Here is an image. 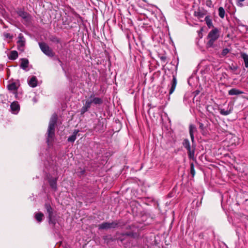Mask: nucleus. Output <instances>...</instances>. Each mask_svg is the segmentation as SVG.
I'll list each match as a JSON object with an SVG mask.
<instances>
[{"mask_svg":"<svg viewBox=\"0 0 248 248\" xmlns=\"http://www.w3.org/2000/svg\"><path fill=\"white\" fill-rule=\"evenodd\" d=\"M57 121V115L56 113H54L50 118L46 133V141L48 145L50 144L54 139L55 136V127Z\"/></svg>","mask_w":248,"mask_h":248,"instance_id":"nucleus-1","label":"nucleus"},{"mask_svg":"<svg viewBox=\"0 0 248 248\" xmlns=\"http://www.w3.org/2000/svg\"><path fill=\"white\" fill-rule=\"evenodd\" d=\"M220 36V31L217 28H214L208 33L206 39L207 42L206 43L207 48H214L216 46L215 44Z\"/></svg>","mask_w":248,"mask_h":248,"instance_id":"nucleus-2","label":"nucleus"},{"mask_svg":"<svg viewBox=\"0 0 248 248\" xmlns=\"http://www.w3.org/2000/svg\"><path fill=\"white\" fill-rule=\"evenodd\" d=\"M183 146L187 150L188 155L190 159H194L195 154V147H191L189 140L186 139L183 142Z\"/></svg>","mask_w":248,"mask_h":248,"instance_id":"nucleus-3","label":"nucleus"},{"mask_svg":"<svg viewBox=\"0 0 248 248\" xmlns=\"http://www.w3.org/2000/svg\"><path fill=\"white\" fill-rule=\"evenodd\" d=\"M45 208L48 214V222L49 224L54 225L56 223V219L55 216L53 215V209L51 206L48 204H45Z\"/></svg>","mask_w":248,"mask_h":248,"instance_id":"nucleus-4","label":"nucleus"},{"mask_svg":"<svg viewBox=\"0 0 248 248\" xmlns=\"http://www.w3.org/2000/svg\"><path fill=\"white\" fill-rule=\"evenodd\" d=\"M39 45L41 50L45 55L51 57L54 56L52 50L46 44L41 42L39 43Z\"/></svg>","mask_w":248,"mask_h":248,"instance_id":"nucleus-5","label":"nucleus"},{"mask_svg":"<svg viewBox=\"0 0 248 248\" xmlns=\"http://www.w3.org/2000/svg\"><path fill=\"white\" fill-rule=\"evenodd\" d=\"M117 223L115 221H112L111 222H103L98 225V229L99 230H106L115 228L117 226Z\"/></svg>","mask_w":248,"mask_h":248,"instance_id":"nucleus-6","label":"nucleus"},{"mask_svg":"<svg viewBox=\"0 0 248 248\" xmlns=\"http://www.w3.org/2000/svg\"><path fill=\"white\" fill-rule=\"evenodd\" d=\"M18 49L19 51H23L25 44V39L22 33H20L18 36V40L17 41Z\"/></svg>","mask_w":248,"mask_h":248,"instance_id":"nucleus-7","label":"nucleus"},{"mask_svg":"<svg viewBox=\"0 0 248 248\" xmlns=\"http://www.w3.org/2000/svg\"><path fill=\"white\" fill-rule=\"evenodd\" d=\"M11 111L13 114H17L20 110V106L17 101H14L10 105Z\"/></svg>","mask_w":248,"mask_h":248,"instance_id":"nucleus-8","label":"nucleus"},{"mask_svg":"<svg viewBox=\"0 0 248 248\" xmlns=\"http://www.w3.org/2000/svg\"><path fill=\"white\" fill-rule=\"evenodd\" d=\"M7 87L8 90L11 92L12 93L15 95V97L16 98H17V94L16 91L17 89V87L16 86V84L15 83H12L11 84H9L8 85Z\"/></svg>","mask_w":248,"mask_h":248,"instance_id":"nucleus-9","label":"nucleus"},{"mask_svg":"<svg viewBox=\"0 0 248 248\" xmlns=\"http://www.w3.org/2000/svg\"><path fill=\"white\" fill-rule=\"evenodd\" d=\"M197 131L196 126L193 124H190L189 126V135L191 138V141L193 143L194 142V133Z\"/></svg>","mask_w":248,"mask_h":248,"instance_id":"nucleus-10","label":"nucleus"},{"mask_svg":"<svg viewBox=\"0 0 248 248\" xmlns=\"http://www.w3.org/2000/svg\"><path fill=\"white\" fill-rule=\"evenodd\" d=\"M92 102L90 101L89 100H87L85 103L84 104L83 106L81 109L80 112L81 114H83L86 111H88V109L91 107Z\"/></svg>","mask_w":248,"mask_h":248,"instance_id":"nucleus-11","label":"nucleus"},{"mask_svg":"<svg viewBox=\"0 0 248 248\" xmlns=\"http://www.w3.org/2000/svg\"><path fill=\"white\" fill-rule=\"evenodd\" d=\"M57 178H51L48 180V182L50 187L55 191H56L57 188Z\"/></svg>","mask_w":248,"mask_h":248,"instance_id":"nucleus-12","label":"nucleus"},{"mask_svg":"<svg viewBox=\"0 0 248 248\" xmlns=\"http://www.w3.org/2000/svg\"><path fill=\"white\" fill-rule=\"evenodd\" d=\"M172 77H173V78H172V82L171 83V87H170V88L169 91L170 94H171L173 93V92L174 91V90L175 89L176 84H177V79H176V77L174 75H173Z\"/></svg>","mask_w":248,"mask_h":248,"instance_id":"nucleus-13","label":"nucleus"},{"mask_svg":"<svg viewBox=\"0 0 248 248\" xmlns=\"http://www.w3.org/2000/svg\"><path fill=\"white\" fill-rule=\"evenodd\" d=\"M28 84L32 88H34L37 85V79L36 77L32 76L29 80H28Z\"/></svg>","mask_w":248,"mask_h":248,"instance_id":"nucleus-14","label":"nucleus"},{"mask_svg":"<svg viewBox=\"0 0 248 248\" xmlns=\"http://www.w3.org/2000/svg\"><path fill=\"white\" fill-rule=\"evenodd\" d=\"M244 93L243 91H241L238 89L236 88H232L229 91L228 94L230 95H239Z\"/></svg>","mask_w":248,"mask_h":248,"instance_id":"nucleus-15","label":"nucleus"},{"mask_svg":"<svg viewBox=\"0 0 248 248\" xmlns=\"http://www.w3.org/2000/svg\"><path fill=\"white\" fill-rule=\"evenodd\" d=\"M78 132L79 130H75L73 133V134L68 138L67 140L70 142H74L76 140L77 135Z\"/></svg>","mask_w":248,"mask_h":248,"instance_id":"nucleus-16","label":"nucleus"},{"mask_svg":"<svg viewBox=\"0 0 248 248\" xmlns=\"http://www.w3.org/2000/svg\"><path fill=\"white\" fill-rule=\"evenodd\" d=\"M21 60L20 67L24 70H26L28 67L29 61L27 59H22Z\"/></svg>","mask_w":248,"mask_h":248,"instance_id":"nucleus-17","label":"nucleus"},{"mask_svg":"<svg viewBox=\"0 0 248 248\" xmlns=\"http://www.w3.org/2000/svg\"><path fill=\"white\" fill-rule=\"evenodd\" d=\"M240 55L244 60L245 67L248 68V55L244 52H241Z\"/></svg>","mask_w":248,"mask_h":248,"instance_id":"nucleus-18","label":"nucleus"},{"mask_svg":"<svg viewBox=\"0 0 248 248\" xmlns=\"http://www.w3.org/2000/svg\"><path fill=\"white\" fill-rule=\"evenodd\" d=\"M204 20L206 22V24L209 28H211L213 27L212 20L211 18H210V16H206L205 17Z\"/></svg>","mask_w":248,"mask_h":248,"instance_id":"nucleus-19","label":"nucleus"},{"mask_svg":"<svg viewBox=\"0 0 248 248\" xmlns=\"http://www.w3.org/2000/svg\"><path fill=\"white\" fill-rule=\"evenodd\" d=\"M18 15L20 16L22 18H23V19H25L26 20H28V17H29V15L27 13L23 11H22V10H20L19 11H18Z\"/></svg>","mask_w":248,"mask_h":248,"instance_id":"nucleus-20","label":"nucleus"},{"mask_svg":"<svg viewBox=\"0 0 248 248\" xmlns=\"http://www.w3.org/2000/svg\"><path fill=\"white\" fill-rule=\"evenodd\" d=\"M205 15L204 12L200 11H195L194 13V16L198 17L199 19L203 17Z\"/></svg>","mask_w":248,"mask_h":248,"instance_id":"nucleus-21","label":"nucleus"},{"mask_svg":"<svg viewBox=\"0 0 248 248\" xmlns=\"http://www.w3.org/2000/svg\"><path fill=\"white\" fill-rule=\"evenodd\" d=\"M18 57V53L16 51H12L11 52L9 56V58L10 60H14Z\"/></svg>","mask_w":248,"mask_h":248,"instance_id":"nucleus-22","label":"nucleus"},{"mask_svg":"<svg viewBox=\"0 0 248 248\" xmlns=\"http://www.w3.org/2000/svg\"><path fill=\"white\" fill-rule=\"evenodd\" d=\"M89 101H91L92 103H94V104H101L102 103V99L99 97H94L93 99L89 100Z\"/></svg>","mask_w":248,"mask_h":248,"instance_id":"nucleus-23","label":"nucleus"},{"mask_svg":"<svg viewBox=\"0 0 248 248\" xmlns=\"http://www.w3.org/2000/svg\"><path fill=\"white\" fill-rule=\"evenodd\" d=\"M44 215L43 213L39 212L35 214V218L39 222H40L42 220Z\"/></svg>","mask_w":248,"mask_h":248,"instance_id":"nucleus-24","label":"nucleus"},{"mask_svg":"<svg viewBox=\"0 0 248 248\" xmlns=\"http://www.w3.org/2000/svg\"><path fill=\"white\" fill-rule=\"evenodd\" d=\"M225 10L224 8L222 7H220L218 8V15L220 16V17L223 18L225 16Z\"/></svg>","mask_w":248,"mask_h":248,"instance_id":"nucleus-25","label":"nucleus"},{"mask_svg":"<svg viewBox=\"0 0 248 248\" xmlns=\"http://www.w3.org/2000/svg\"><path fill=\"white\" fill-rule=\"evenodd\" d=\"M190 173L193 177L195 174V171L194 169V166L193 163L190 164Z\"/></svg>","mask_w":248,"mask_h":248,"instance_id":"nucleus-26","label":"nucleus"},{"mask_svg":"<svg viewBox=\"0 0 248 248\" xmlns=\"http://www.w3.org/2000/svg\"><path fill=\"white\" fill-rule=\"evenodd\" d=\"M220 113L223 115H228L230 113V111L225 110L224 109H221L220 110Z\"/></svg>","mask_w":248,"mask_h":248,"instance_id":"nucleus-27","label":"nucleus"},{"mask_svg":"<svg viewBox=\"0 0 248 248\" xmlns=\"http://www.w3.org/2000/svg\"><path fill=\"white\" fill-rule=\"evenodd\" d=\"M229 49L227 48L223 49L221 54V56H225L229 52Z\"/></svg>","mask_w":248,"mask_h":248,"instance_id":"nucleus-28","label":"nucleus"},{"mask_svg":"<svg viewBox=\"0 0 248 248\" xmlns=\"http://www.w3.org/2000/svg\"><path fill=\"white\" fill-rule=\"evenodd\" d=\"M3 35H4V37L6 38H9V39L12 38V36L10 33H4Z\"/></svg>","mask_w":248,"mask_h":248,"instance_id":"nucleus-29","label":"nucleus"},{"mask_svg":"<svg viewBox=\"0 0 248 248\" xmlns=\"http://www.w3.org/2000/svg\"><path fill=\"white\" fill-rule=\"evenodd\" d=\"M232 139L234 141H235L236 140H237V141H238V140H239L238 138L237 137H236V136H234V137H233L232 138ZM235 144V145H236V143H235V142H234V143H233V142H232V144Z\"/></svg>","mask_w":248,"mask_h":248,"instance_id":"nucleus-30","label":"nucleus"},{"mask_svg":"<svg viewBox=\"0 0 248 248\" xmlns=\"http://www.w3.org/2000/svg\"><path fill=\"white\" fill-rule=\"evenodd\" d=\"M199 127L201 130H203V129L204 128V124L202 123H200L199 124Z\"/></svg>","mask_w":248,"mask_h":248,"instance_id":"nucleus-31","label":"nucleus"},{"mask_svg":"<svg viewBox=\"0 0 248 248\" xmlns=\"http://www.w3.org/2000/svg\"><path fill=\"white\" fill-rule=\"evenodd\" d=\"M206 5L209 6L211 7L212 6V2L211 0H208L206 2Z\"/></svg>","mask_w":248,"mask_h":248,"instance_id":"nucleus-32","label":"nucleus"},{"mask_svg":"<svg viewBox=\"0 0 248 248\" xmlns=\"http://www.w3.org/2000/svg\"><path fill=\"white\" fill-rule=\"evenodd\" d=\"M32 100H33V101L34 102V103H36V102H37V99H36V97H34V98H33Z\"/></svg>","mask_w":248,"mask_h":248,"instance_id":"nucleus-33","label":"nucleus"},{"mask_svg":"<svg viewBox=\"0 0 248 248\" xmlns=\"http://www.w3.org/2000/svg\"><path fill=\"white\" fill-rule=\"evenodd\" d=\"M245 0H237L238 2H241L244 1Z\"/></svg>","mask_w":248,"mask_h":248,"instance_id":"nucleus-34","label":"nucleus"},{"mask_svg":"<svg viewBox=\"0 0 248 248\" xmlns=\"http://www.w3.org/2000/svg\"><path fill=\"white\" fill-rule=\"evenodd\" d=\"M209 108V106H207L206 108H207V110H208V108Z\"/></svg>","mask_w":248,"mask_h":248,"instance_id":"nucleus-35","label":"nucleus"},{"mask_svg":"<svg viewBox=\"0 0 248 248\" xmlns=\"http://www.w3.org/2000/svg\"><path fill=\"white\" fill-rule=\"evenodd\" d=\"M92 97V95H91L90 97V98H91Z\"/></svg>","mask_w":248,"mask_h":248,"instance_id":"nucleus-36","label":"nucleus"}]
</instances>
